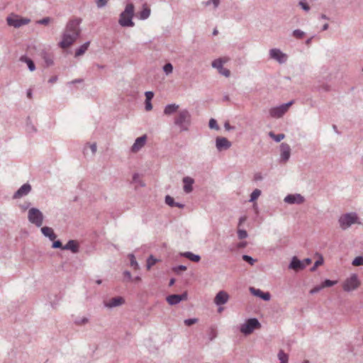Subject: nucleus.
<instances>
[{
    "label": "nucleus",
    "mask_w": 363,
    "mask_h": 363,
    "mask_svg": "<svg viewBox=\"0 0 363 363\" xmlns=\"http://www.w3.org/2000/svg\"><path fill=\"white\" fill-rule=\"evenodd\" d=\"M82 21V19L77 17L67 21L62 35V40L58 44L61 48L65 49L70 47L80 36Z\"/></svg>",
    "instance_id": "1"
},
{
    "label": "nucleus",
    "mask_w": 363,
    "mask_h": 363,
    "mask_svg": "<svg viewBox=\"0 0 363 363\" xmlns=\"http://www.w3.org/2000/svg\"><path fill=\"white\" fill-rule=\"evenodd\" d=\"M174 124L179 127L181 131H187L191 125V114L188 109L184 108L178 111L174 118Z\"/></svg>",
    "instance_id": "2"
},
{
    "label": "nucleus",
    "mask_w": 363,
    "mask_h": 363,
    "mask_svg": "<svg viewBox=\"0 0 363 363\" xmlns=\"http://www.w3.org/2000/svg\"><path fill=\"white\" fill-rule=\"evenodd\" d=\"M134 6L133 4L126 5L125 10L120 14L118 23L122 27H133Z\"/></svg>",
    "instance_id": "3"
},
{
    "label": "nucleus",
    "mask_w": 363,
    "mask_h": 363,
    "mask_svg": "<svg viewBox=\"0 0 363 363\" xmlns=\"http://www.w3.org/2000/svg\"><path fill=\"white\" fill-rule=\"evenodd\" d=\"M338 223L340 228L343 230L348 229L354 223H361L356 213H347L342 215L338 219Z\"/></svg>",
    "instance_id": "4"
},
{
    "label": "nucleus",
    "mask_w": 363,
    "mask_h": 363,
    "mask_svg": "<svg viewBox=\"0 0 363 363\" xmlns=\"http://www.w3.org/2000/svg\"><path fill=\"white\" fill-rule=\"evenodd\" d=\"M261 324L255 318L247 319L243 324L240 325V330L245 335L251 334L255 329L259 328Z\"/></svg>",
    "instance_id": "5"
},
{
    "label": "nucleus",
    "mask_w": 363,
    "mask_h": 363,
    "mask_svg": "<svg viewBox=\"0 0 363 363\" xmlns=\"http://www.w3.org/2000/svg\"><path fill=\"white\" fill-rule=\"evenodd\" d=\"M43 214L38 208H31L29 209L28 219L31 223L37 227H40L43 225Z\"/></svg>",
    "instance_id": "6"
},
{
    "label": "nucleus",
    "mask_w": 363,
    "mask_h": 363,
    "mask_svg": "<svg viewBox=\"0 0 363 363\" xmlns=\"http://www.w3.org/2000/svg\"><path fill=\"white\" fill-rule=\"evenodd\" d=\"M360 285L358 276L352 274L350 277L347 278L342 284V289L345 291L350 292L357 289Z\"/></svg>",
    "instance_id": "7"
},
{
    "label": "nucleus",
    "mask_w": 363,
    "mask_h": 363,
    "mask_svg": "<svg viewBox=\"0 0 363 363\" xmlns=\"http://www.w3.org/2000/svg\"><path fill=\"white\" fill-rule=\"evenodd\" d=\"M294 104V101L283 104L280 106L273 107L269 110V115L272 118H279L282 117L288 111L289 108Z\"/></svg>",
    "instance_id": "8"
},
{
    "label": "nucleus",
    "mask_w": 363,
    "mask_h": 363,
    "mask_svg": "<svg viewBox=\"0 0 363 363\" xmlns=\"http://www.w3.org/2000/svg\"><path fill=\"white\" fill-rule=\"evenodd\" d=\"M6 21L9 26L19 28L23 25L28 24L30 22V19L21 18L16 15H11L7 17Z\"/></svg>",
    "instance_id": "9"
},
{
    "label": "nucleus",
    "mask_w": 363,
    "mask_h": 363,
    "mask_svg": "<svg viewBox=\"0 0 363 363\" xmlns=\"http://www.w3.org/2000/svg\"><path fill=\"white\" fill-rule=\"evenodd\" d=\"M269 56L280 64L285 63L287 59L286 55L277 48L271 49L269 50Z\"/></svg>",
    "instance_id": "10"
},
{
    "label": "nucleus",
    "mask_w": 363,
    "mask_h": 363,
    "mask_svg": "<svg viewBox=\"0 0 363 363\" xmlns=\"http://www.w3.org/2000/svg\"><path fill=\"white\" fill-rule=\"evenodd\" d=\"M284 202L289 204H301L305 199L299 194H288L284 199Z\"/></svg>",
    "instance_id": "11"
},
{
    "label": "nucleus",
    "mask_w": 363,
    "mask_h": 363,
    "mask_svg": "<svg viewBox=\"0 0 363 363\" xmlns=\"http://www.w3.org/2000/svg\"><path fill=\"white\" fill-rule=\"evenodd\" d=\"M231 145V143L225 138L217 137L216 139V147L219 152L229 149Z\"/></svg>",
    "instance_id": "12"
},
{
    "label": "nucleus",
    "mask_w": 363,
    "mask_h": 363,
    "mask_svg": "<svg viewBox=\"0 0 363 363\" xmlns=\"http://www.w3.org/2000/svg\"><path fill=\"white\" fill-rule=\"evenodd\" d=\"M280 160L281 162H287L291 156V147L289 144L283 143L280 145Z\"/></svg>",
    "instance_id": "13"
},
{
    "label": "nucleus",
    "mask_w": 363,
    "mask_h": 363,
    "mask_svg": "<svg viewBox=\"0 0 363 363\" xmlns=\"http://www.w3.org/2000/svg\"><path fill=\"white\" fill-rule=\"evenodd\" d=\"M187 298V293L184 292L182 294H172L166 298L167 301L169 305H176L180 303L182 301H184Z\"/></svg>",
    "instance_id": "14"
},
{
    "label": "nucleus",
    "mask_w": 363,
    "mask_h": 363,
    "mask_svg": "<svg viewBox=\"0 0 363 363\" xmlns=\"http://www.w3.org/2000/svg\"><path fill=\"white\" fill-rule=\"evenodd\" d=\"M31 191V186L28 184H23L13 194V199H20L28 195Z\"/></svg>",
    "instance_id": "15"
},
{
    "label": "nucleus",
    "mask_w": 363,
    "mask_h": 363,
    "mask_svg": "<svg viewBox=\"0 0 363 363\" xmlns=\"http://www.w3.org/2000/svg\"><path fill=\"white\" fill-rule=\"evenodd\" d=\"M229 300V295L225 291H220L214 298V303L217 306L225 304Z\"/></svg>",
    "instance_id": "16"
},
{
    "label": "nucleus",
    "mask_w": 363,
    "mask_h": 363,
    "mask_svg": "<svg viewBox=\"0 0 363 363\" xmlns=\"http://www.w3.org/2000/svg\"><path fill=\"white\" fill-rule=\"evenodd\" d=\"M305 267L306 264H304V262H302L301 260L298 259L296 256L291 258V260L289 265V269H293L296 272L302 270Z\"/></svg>",
    "instance_id": "17"
},
{
    "label": "nucleus",
    "mask_w": 363,
    "mask_h": 363,
    "mask_svg": "<svg viewBox=\"0 0 363 363\" xmlns=\"http://www.w3.org/2000/svg\"><path fill=\"white\" fill-rule=\"evenodd\" d=\"M147 141V136L146 135H143L135 140V143L131 147V151L133 152H138L144 145H145Z\"/></svg>",
    "instance_id": "18"
},
{
    "label": "nucleus",
    "mask_w": 363,
    "mask_h": 363,
    "mask_svg": "<svg viewBox=\"0 0 363 363\" xmlns=\"http://www.w3.org/2000/svg\"><path fill=\"white\" fill-rule=\"evenodd\" d=\"M184 183V191L186 194H189L193 191V184H194V179L190 177H184L182 179Z\"/></svg>",
    "instance_id": "19"
},
{
    "label": "nucleus",
    "mask_w": 363,
    "mask_h": 363,
    "mask_svg": "<svg viewBox=\"0 0 363 363\" xmlns=\"http://www.w3.org/2000/svg\"><path fill=\"white\" fill-rule=\"evenodd\" d=\"M63 250H70L72 253H77L79 251V245L77 240H70L63 246Z\"/></svg>",
    "instance_id": "20"
},
{
    "label": "nucleus",
    "mask_w": 363,
    "mask_h": 363,
    "mask_svg": "<svg viewBox=\"0 0 363 363\" xmlns=\"http://www.w3.org/2000/svg\"><path fill=\"white\" fill-rule=\"evenodd\" d=\"M250 292L255 296L259 297L264 301H269L271 298V295L269 292H263L260 289H255L254 287L250 288Z\"/></svg>",
    "instance_id": "21"
},
{
    "label": "nucleus",
    "mask_w": 363,
    "mask_h": 363,
    "mask_svg": "<svg viewBox=\"0 0 363 363\" xmlns=\"http://www.w3.org/2000/svg\"><path fill=\"white\" fill-rule=\"evenodd\" d=\"M124 299L121 296L114 297L107 302H104V306L107 308H111L122 305Z\"/></svg>",
    "instance_id": "22"
},
{
    "label": "nucleus",
    "mask_w": 363,
    "mask_h": 363,
    "mask_svg": "<svg viewBox=\"0 0 363 363\" xmlns=\"http://www.w3.org/2000/svg\"><path fill=\"white\" fill-rule=\"evenodd\" d=\"M41 232L44 236L48 237L52 241L55 240L57 238L53 230L50 227L45 226L41 228Z\"/></svg>",
    "instance_id": "23"
},
{
    "label": "nucleus",
    "mask_w": 363,
    "mask_h": 363,
    "mask_svg": "<svg viewBox=\"0 0 363 363\" xmlns=\"http://www.w3.org/2000/svg\"><path fill=\"white\" fill-rule=\"evenodd\" d=\"M179 107V105L176 104H167L164 108V114L166 116L172 115L177 111Z\"/></svg>",
    "instance_id": "24"
},
{
    "label": "nucleus",
    "mask_w": 363,
    "mask_h": 363,
    "mask_svg": "<svg viewBox=\"0 0 363 363\" xmlns=\"http://www.w3.org/2000/svg\"><path fill=\"white\" fill-rule=\"evenodd\" d=\"M19 60L21 62L26 63L28 65V68L30 72H33L35 70V65L34 62L26 55H22L20 57Z\"/></svg>",
    "instance_id": "25"
},
{
    "label": "nucleus",
    "mask_w": 363,
    "mask_h": 363,
    "mask_svg": "<svg viewBox=\"0 0 363 363\" xmlns=\"http://www.w3.org/2000/svg\"><path fill=\"white\" fill-rule=\"evenodd\" d=\"M181 256L194 262H199L201 260V257L199 255H195L191 252H182L181 253Z\"/></svg>",
    "instance_id": "26"
},
{
    "label": "nucleus",
    "mask_w": 363,
    "mask_h": 363,
    "mask_svg": "<svg viewBox=\"0 0 363 363\" xmlns=\"http://www.w3.org/2000/svg\"><path fill=\"white\" fill-rule=\"evenodd\" d=\"M90 42L87 41L84 43L83 45H82L79 48H77L75 51V57H79L82 55L88 49L89 46Z\"/></svg>",
    "instance_id": "27"
},
{
    "label": "nucleus",
    "mask_w": 363,
    "mask_h": 363,
    "mask_svg": "<svg viewBox=\"0 0 363 363\" xmlns=\"http://www.w3.org/2000/svg\"><path fill=\"white\" fill-rule=\"evenodd\" d=\"M279 363H288L289 355L285 353L282 350H279L277 354Z\"/></svg>",
    "instance_id": "28"
},
{
    "label": "nucleus",
    "mask_w": 363,
    "mask_h": 363,
    "mask_svg": "<svg viewBox=\"0 0 363 363\" xmlns=\"http://www.w3.org/2000/svg\"><path fill=\"white\" fill-rule=\"evenodd\" d=\"M269 136L277 143L280 142L285 138V135L284 133H279L276 135L272 131H270L269 133Z\"/></svg>",
    "instance_id": "29"
},
{
    "label": "nucleus",
    "mask_w": 363,
    "mask_h": 363,
    "mask_svg": "<svg viewBox=\"0 0 363 363\" xmlns=\"http://www.w3.org/2000/svg\"><path fill=\"white\" fill-rule=\"evenodd\" d=\"M42 57L46 64V66L49 67L53 65V60L52 57L47 52H43L42 55Z\"/></svg>",
    "instance_id": "30"
},
{
    "label": "nucleus",
    "mask_w": 363,
    "mask_h": 363,
    "mask_svg": "<svg viewBox=\"0 0 363 363\" xmlns=\"http://www.w3.org/2000/svg\"><path fill=\"white\" fill-rule=\"evenodd\" d=\"M223 62L220 58L216 59L212 62V67L217 69L218 71L223 67Z\"/></svg>",
    "instance_id": "31"
},
{
    "label": "nucleus",
    "mask_w": 363,
    "mask_h": 363,
    "mask_svg": "<svg viewBox=\"0 0 363 363\" xmlns=\"http://www.w3.org/2000/svg\"><path fill=\"white\" fill-rule=\"evenodd\" d=\"M150 15V9L147 7L144 8L140 13V18L142 20L147 19Z\"/></svg>",
    "instance_id": "32"
},
{
    "label": "nucleus",
    "mask_w": 363,
    "mask_h": 363,
    "mask_svg": "<svg viewBox=\"0 0 363 363\" xmlns=\"http://www.w3.org/2000/svg\"><path fill=\"white\" fill-rule=\"evenodd\" d=\"M128 258L130 259V264L132 267H133L135 269H137L139 268V265L136 261V259L133 254H129Z\"/></svg>",
    "instance_id": "33"
},
{
    "label": "nucleus",
    "mask_w": 363,
    "mask_h": 363,
    "mask_svg": "<svg viewBox=\"0 0 363 363\" xmlns=\"http://www.w3.org/2000/svg\"><path fill=\"white\" fill-rule=\"evenodd\" d=\"M292 35L296 39H302L305 36V32L300 29H296L292 32Z\"/></svg>",
    "instance_id": "34"
},
{
    "label": "nucleus",
    "mask_w": 363,
    "mask_h": 363,
    "mask_svg": "<svg viewBox=\"0 0 363 363\" xmlns=\"http://www.w3.org/2000/svg\"><path fill=\"white\" fill-rule=\"evenodd\" d=\"M261 194V191L259 189H255L252 194H250V202H252L254 201H255Z\"/></svg>",
    "instance_id": "35"
},
{
    "label": "nucleus",
    "mask_w": 363,
    "mask_h": 363,
    "mask_svg": "<svg viewBox=\"0 0 363 363\" xmlns=\"http://www.w3.org/2000/svg\"><path fill=\"white\" fill-rule=\"evenodd\" d=\"M352 265L358 267V266H363V256H357L356 257L352 262Z\"/></svg>",
    "instance_id": "36"
},
{
    "label": "nucleus",
    "mask_w": 363,
    "mask_h": 363,
    "mask_svg": "<svg viewBox=\"0 0 363 363\" xmlns=\"http://www.w3.org/2000/svg\"><path fill=\"white\" fill-rule=\"evenodd\" d=\"M337 283V281H332V280H330V279H325L324 281H323L321 283V285H322V287L323 289V288H325V287L333 286L335 284H336Z\"/></svg>",
    "instance_id": "37"
},
{
    "label": "nucleus",
    "mask_w": 363,
    "mask_h": 363,
    "mask_svg": "<svg viewBox=\"0 0 363 363\" xmlns=\"http://www.w3.org/2000/svg\"><path fill=\"white\" fill-rule=\"evenodd\" d=\"M163 71L167 74H171L173 71V66L171 63L168 62L163 67Z\"/></svg>",
    "instance_id": "38"
},
{
    "label": "nucleus",
    "mask_w": 363,
    "mask_h": 363,
    "mask_svg": "<svg viewBox=\"0 0 363 363\" xmlns=\"http://www.w3.org/2000/svg\"><path fill=\"white\" fill-rule=\"evenodd\" d=\"M209 128L214 130H218L219 126L216 119L211 118L208 123Z\"/></svg>",
    "instance_id": "39"
},
{
    "label": "nucleus",
    "mask_w": 363,
    "mask_h": 363,
    "mask_svg": "<svg viewBox=\"0 0 363 363\" xmlns=\"http://www.w3.org/2000/svg\"><path fill=\"white\" fill-rule=\"evenodd\" d=\"M242 259L249 263L250 265H253L256 262V259H253L251 256L247 255H242Z\"/></svg>",
    "instance_id": "40"
},
{
    "label": "nucleus",
    "mask_w": 363,
    "mask_h": 363,
    "mask_svg": "<svg viewBox=\"0 0 363 363\" xmlns=\"http://www.w3.org/2000/svg\"><path fill=\"white\" fill-rule=\"evenodd\" d=\"M165 203L171 207H174V205H175L174 199L169 195L165 196Z\"/></svg>",
    "instance_id": "41"
},
{
    "label": "nucleus",
    "mask_w": 363,
    "mask_h": 363,
    "mask_svg": "<svg viewBox=\"0 0 363 363\" xmlns=\"http://www.w3.org/2000/svg\"><path fill=\"white\" fill-rule=\"evenodd\" d=\"M157 262V259L153 257L152 255L150 256V257L147 260V268L149 269L153 266Z\"/></svg>",
    "instance_id": "42"
},
{
    "label": "nucleus",
    "mask_w": 363,
    "mask_h": 363,
    "mask_svg": "<svg viewBox=\"0 0 363 363\" xmlns=\"http://www.w3.org/2000/svg\"><path fill=\"white\" fill-rule=\"evenodd\" d=\"M247 233L245 230L239 229L238 230V237L239 239L242 240L247 237Z\"/></svg>",
    "instance_id": "43"
},
{
    "label": "nucleus",
    "mask_w": 363,
    "mask_h": 363,
    "mask_svg": "<svg viewBox=\"0 0 363 363\" xmlns=\"http://www.w3.org/2000/svg\"><path fill=\"white\" fill-rule=\"evenodd\" d=\"M88 322L89 319L86 317L77 318L74 320V323L78 325L86 324Z\"/></svg>",
    "instance_id": "44"
},
{
    "label": "nucleus",
    "mask_w": 363,
    "mask_h": 363,
    "mask_svg": "<svg viewBox=\"0 0 363 363\" xmlns=\"http://www.w3.org/2000/svg\"><path fill=\"white\" fill-rule=\"evenodd\" d=\"M323 264V259L321 257L319 259L315 261V262L314 263L313 266L311 268V272L315 271L316 268L318 266L322 265Z\"/></svg>",
    "instance_id": "45"
},
{
    "label": "nucleus",
    "mask_w": 363,
    "mask_h": 363,
    "mask_svg": "<svg viewBox=\"0 0 363 363\" xmlns=\"http://www.w3.org/2000/svg\"><path fill=\"white\" fill-rule=\"evenodd\" d=\"M198 322V319L197 318H189V319H185L184 320V324L186 325V326H191L193 324L196 323Z\"/></svg>",
    "instance_id": "46"
},
{
    "label": "nucleus",
    "mask_w": 363,
    "mask_h": 363,
    "mask_svg": "<svg viewBox=\"0 0 363 363\" xmlns=\"http://www.w3.org/2000/svg\"><path fill=\"white\" fill-rule=\"evenodd\" d=\"M108 1V0H96V4L98 8L101 9L104 7Z\"/></svg>",
    "instance_id": "47"
},
{
    "label": "nucleus",
    "mask_w": 363,
    "mask_h": 363,
    "mask_svg": "<svg viewBox=\"0 0 363 363\" xmlns=\"http://www.w3.org/2000/svg\"><path fill=\"white\" fill-rule=\"evenodd\" d=\"M54 242H52V248H60L62 250H63V246L61 241L60 240H53Z\"/></svg>",
    "instance_id": "48"
},
{
    "label": "nucleus",
    "mask_w": 363,
    "mask_h": 363,
    "mask_svg": "<svg viewBox=\"0 0 363 363\" xmlns=\"http://www.w3.org/2000/svg\"><path fill=\"white\" fill-rule=\"evenodd\" d=\"M51 21V18L50 17H45L37 21V23L41 25H48Z\"/></svg>",
    "instance_id": "49"
},
{
    "label": "nucleus",
    "mask_w": 363,
    "mask_h": 363,
    "mask_svg": "<svg viewBox=\"0 0 363 363\" xmlns=\"http://www.w3.org/2000/svg\"><path fill=\"white\" fill-rule=\"evenodd\" d=\"M218 72L226 77H228L230 75V70L224 68L223 67L218 71Z\"/></svg>",
    "instance_id": "50"
},
{
    "label": "nucleus",
    "mask_w": 363,
    "mask_h": 363,
    "mask_svg": "<svg viewBox=\"0 0 363 363\" xmlns=\"http://www.w3.org/2000/svg\"><path fill=\"white\" fill-rule=\"evenodd\" d=\"M323 289L322 285L316 286L310 291V294H314L319 292Z\"/></svg>",
    "instance_id": "51"
},
{
    "label": "nucleus",
    "mask_w": 363,
    "mask_h": 363,
    "mask_svg": "<svg viewBox=\"0 0 363 363\" xmlns=\"http://www.w3.org/2000/svg\"><path fill=\"white\" fill-rule=\"evenodd\" d=\"M145 94V97H146L145 100H148V101H151L154 96L153 92L150 91H146Z\"/></svg>",
    "instance_id": "52"
},
{
    "label": "nucleus",
    "mask_w": 363,
    "mask_h": 363,
    "mask_svg": "<svg viewBox=\"0 0 363 363\" xmlns=\"http://www.w3.org/2000/svg\"><path fill=\"white\" fill-rule=\"evenodd\" d=\"M319 91H329L330 90V86L328 84H323L318 88Z\"/></svg>",
    "instance_id": "53"
},
{
    "label": "nucleus",
    "mask_w": 363,
    "mask_h": 363,
    "mask_svg": "<svg viewBox=\"0 0 363 363\" xmlns=\"http://www.w3.org/2000/svg\"><path fill=\"white\" fill-rule=\"evenodd\" d=\"M299 5L306 11H308L310 10V6L306 3H305V2L300 1L299 2Z\"/></svg>",
    "instance_id": "54"
},
{
    "label": "nucleus",
    "mask_w": 363,
    "mask_h": 363,
    "mask_svg": "<svg viewBox=\"0 0 363 363\" xmlns=\"http://www.w3.org/2000/svg\"><path fill=\"white\" fill-rule=\"evenodd\" d=\"M145 110L149 111L152 109V105L151 104V101L145 100Z\"/></svg>",
    "instance_id": "55"
},
{
    "label": "nucleus",
    "mask_w": 363,
    "mask_h": 363,
    "mask_svg": "<svg viewBox=\"0 0 363 363\" xmlns=\"http://www.w3.org/2000/svg\"><path fill=\"white\" fill-rule=\"evenodd\" d=\"M186 269V267L184 265H179L174 268V271L175 272H179V271H185Z\"/></svg>",
    "instance_id": "56"
},
{
    "label": "nucleus",
    "mask_w": 363,
    "mask_h": 363,
    "mask_svg": "<svg viewBox=\"0 0 363 363\" xmlns=\"http://www.w3.org/2000/svg\"><path fill=\"white\" fill-rule=\"evenodd\" d=\"M224 128L226 130H231L235 129V128L233 126H231L228 122L225 123Z\"/></svg>",
    "instance_id": "57"
},
{
    "label": "nucleus",
    "mask_w": 363,
    "mask_h": 363,
    "mask_svg": "<svg viewBox=\"0 0 363 363\" xmlns=\"http://www.w3.org/2000/svg\"><path fill=\"white\" fill-rule=\"evenodd\" d=\"M90 149L92 152L93 154H95L96 152V149H97V147H96V143H93L90 145Z\"/></svg>",
    "instance_id": "58"
},
{
    "label": "nucleus",
    "mask_w": 363,
    "mask_h": 363,
    "mask_svg": "<svg viewBox=\"0 0 363 363\" xmlns=\"http://www.w3.org/2000/svg\"><path fill=\"white\" fill-rule=\"evenodd\" d=\"M212 4H213L214 9H217L220 4V0H211Z\"/></svg>",
    "instance_id": "59"
},
{
    "label": "nucleus",
    "mask_w": 363,
    "mask_h": 363,
    "mask_svg": "<svg viewBox=\"0 0 363 363\" xmlns=\"http://www.w3.org/2000/svg\"><path fill=\"white\" fill-rule=\"evenodd\" d=\"M247 245V242H240L238 244L237 247L238 248H244Z\"/></svg>",
    "instance_id": "60"
},
{
    "label": "nucleus",
    "mask_w": 363,
    "mask_h": 363,
    "mask_svg": "<svg viewBox=\"0 0 363 363\" xmlns=\"http://www.w3.org/2000/svg\"><path fill=\"white\" fill-rule=\"evenodd\" d=\"M30 206V203L26 202L23 205H21V208L23 210L27 209Z\"/></svg>",
    "instance_id": "61"
},
{
    "label": "nucleus",
    "mask_w": 363,
    "mask_h": 363,
    "mask_svg": "<svg viewBox=\"0 0 363 363\" xmlns=\"http://www.w3.org/2000/svg\"><path fill=\"white\" fill-rule=\"evenodd\" d=\"M123 274L125 277H127L129 280H130L132 279V276H131V274L129 271H125L123 272Z\"/></svg>",
    "instance_id": "62"
},
{
    "label": "nucleus",
    "mask_w": 363,
    "mask_h": 363,
    "mask_svg": "<svg viewBox=\"0 0 363 363\" xmlns=\"http://www.w3.org/2000/svg\"><path fill=\"white\" fill-rule=\"evenodd\" d=\"M133 180L135 182H139V174L138 173H135L133 176Z\"/></svg>",
    "instance_id": "63"
},
{
    "label": "nucleus",
    "mask_w": 363,
    "mask_h": 363,
    "mask_svg": "<svg viewBox=\"0 0 363 363\" xmlns=\"http://www.w3.org/2000/svg\"><path fill=\"white\" fill-rule=\"evenodd\" d=\"M302 262H304V264H306V267L308 264H310L312 262L311 258H306L303 260H301Z\"/></svg>",
    "instance_id": "64"
}]
</instances>
